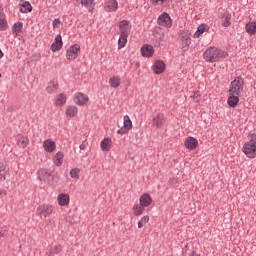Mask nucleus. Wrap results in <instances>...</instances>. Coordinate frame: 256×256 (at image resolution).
<instances>
[{
  "mask_svg": "<svg viewBox=\"0 0 256 256\" xmlns=\"http://www.w3.org/2000/svg\"><path fill=\"white\" fill-rule=\"evenodd\" d=\"M229 55L226 51L221 50L217 47H209L204 52V59L208 63H217L221 59H225Z\"/></svg>",
  "mask_w": 256,
  "mask_h": 256,
  "instance_id": "1",
  "label": "nucleus"
},
{
  "mask_svg": "<svg viewBox=\"0 0 256 256\" xmlns=\"http://www.w3.org/2000/svg\"><path fill=\"white\" fill-rule=\"evenodd\" d=\"M244 85L245 81L241 78V76H238L231 82L228 93L233 95H241V93H243Z\"/></svg>",
  "mask_w": 256,
  "mask_h": 256,
  "instance_id": "2",
  "label": "nucleus"
},
{
  "mask_svg": "<svg viewBox=\"0 0 256 256\" xmlns=\"http://www.w3.org/2000/svg\"><path fill=\"white\" fill-rule=\"evenodd\" d=\"M81 51V46L79 44H74L70 46L66 51V59L68 61H75L79 57V52Z\"/></svg>",
  "mask_w": 256,
  "mask_h": 256,
  "instance_id": "3",
  "label": "nucleus"
},
{
  "mask_svg": "<svg viewBox=\"0 0 256 256\" xmlns=\"http://www.w3.org/2000/svg\"><path fill=\"white\" fill-rule=\"evenodd\" d=\"M243 153L249 159H255L256 157V145L251 142H246L242 147Z\"/></svg>",
  "mask_w": 256,
  "mask_h": 256,
  "instance_id": "4",
  "label": "nucleus"
},
{
  "mask_svg": "<svg viewBox=\"0 0 256 256\" xmlns=\"http://www.w3.org/2000/svg\"><path fill=\"white\" fill-rule=\"evenodd\" d=\"M158 25L161 27H172L173 26V20H171V16H169V13L163 12L157 20Z\"/></svg>",
  "mask_w": 256,
  "mask_h": 256,
  "instance_id": "5",
  "label": "nucleus"
},
{
  "mask_svg": "<svg viewBox=\"0 0 256 256\" xmlns=\"http://www.w3.org/2000/svg\"><path fill=\"white\" fill-rule=\"evenodd\" d=\"M133 129V122L131 121V118H129V115L124 116V125L122 128H120L117 133L118 135H125L129 133Z\"/></svg>",
  "mask_w": 256,
  "mask_h": 256,
  "instance_id": "6",
  "label": "nucleus"
},
{
  "mask_svg": "<svg viewBox=\"0 0 256 256\" xmlns=\"http://www.w3.org/2000/svg\"><path fill=\"white\" fill-rule=\"evenodd\" d=\"M119 9V2L117 0H106L104 3V11L106 13H115Z\"/></svg>",
  "mask_w": 256,
  "mask_h": 256,
  "instance_id": "7",
  "label": "nucleus"
},
{
  "mask_svg": "<svg viewBox=\"0 0 256 256\" xmlns=\"http://www.w3.org/2000/svg\"><path fill=\"white\" fill-rule=\"evenodd\" d=\"M88 102L89 96H87V94L78 92L74 95V103H76V105H80V107H82L83 105H87Z\"/></svg>",
  "mask_w": 256,
  "mask_h": 256,
  "instance_id": "8",
  "label": "nucleus"
},
{
  "mask_svg": "<svg viewBox=\"0 0 256 256\" xmlns=\"http://www.w3.org/2000/svg\"><path fill=\"white\" fill-rule=\"evenodd\" d=\"M37 213L41 217V219H43V217L45 219L46 217H49L51 213H53V207L49 205L40 206L37 208Z\"/></svg>",
  "mask_w": 256,
  "mask_h": 256,
  "instance_id": "9",
  "label": "nucleus"
},
{
  "mask_svg": "<svg viewBox=\"0 0 256 256\" xmlns=\"http://www.w3.org/2000/svg\"><path fill=\"white\" fill-rule=\"evenodd\" d=\"M119 29H120V35H123V36L131 35V25L129 24V21L122 20L119 23Z\"/></svg>",
  "mask_w": 256,
  "mask_h": 256,
  "instance_id": "10",
  "label": "nucleus"
},
{
  "mask_svg": "<svg viewBox=\"0 0 256 256\" xmlns=\"http://www.w3.org/2000/svg\"><path fill=\"white\" fill-rule=\"evenodd\" d=\"M184 145L186 149L193 151V149H197V147H199V141L195 137L189 136L185 139Z\"/></svg>",
  "mask_w": 256,
  "mask_h": 256,
  "instance_id": "11",
  "label": "nucleus"
},
{
  "mask_svg": "<svg viewBox=\"0 0 256 256\" xmlns=\"http://www.w3.org/2000/svg\"><path fill=\"white\" fill-rule=\"evenodd\" d=\"M37 177L39 181H45V182L53 181V175L45 169L39 170L37 172Z\"/></svg>",
  "mask_w": 256,
  "mask_h": 256,
  "instance_id": "12",
  "label": "nucleus"
},
{
  "mask_svg": "<svg viewBox=\"0 0 256 256\" xmlns=\"http://www.w3.org/2000/svg\"><path fill=\"white\" fill-rule=\"evenodd\" d=\"M63 47V38L61 37V34H58L55 38L54 43H52L50 49L53 53L57 51H61Z\"/></svg>",
  "mask_w": 256,
  "mask_h": 256,
  "instance_id": "13",
  "label": "nucleus"
},
{
  "mask_svg": "<svg viewBox=\"0 0 256 256\" xmlns=\"http://www.w3.org/2000/svg\"><path fill=\"white\" fill-rule=\"evenodd\" d=\"M7 29H9V25L7 24V17L5 16L3 6L0 5V31H7Z\"/></svg>",
  "mask_w": 256,
  "mask_h": 256,
  "instance_id": "14",
  "label": "nucleus"
},
{
  "mask_svg": "<svg viewBox=\"0 0 256 256\" xmlns=\"http://www.w3.org/2000/svg\"><path fill=\"white\" fill-rule=\"evenodd\" d=\"M57 201L60 207H67L71 201V198L69 197V194L61 193L58 195Z\"/></svg>",
  "mask_w": 256,
  "mask_h": 256,
  "instance_id": "15",
  "label": "nucleus"
},
{
  "mask_svg": "<svg viewBox=\"0 0 256 256\" xmlns=\"http://www.w3.org/2000/svg\"><path fill=\"white\" fill-rule=\"evenodd\" d=\"M154 53H155V50L153 49V46L149 44H146L141 48L142 57H153Z\"/></svg>",
  "mask_w": 256,
  "mask_h": 256,
  "instance_id": "16",
  "label": "nucleus"
},
{
  "mask_svg": "<svg viewBox=\"0 0 256 256\" xmlns=\"http://www.w3.org/2000/svg\"><path fill=\"white\" fill-rule=\"evenodd\" d=\"M152 69L156 75H161V73H163V71H165V62H163L161 60H157L154 63Z\"/></svg>",
  "mask_w": 256,
  "mask_h": 256,
  "instance_id": "17",
  "label": "nucleus"
},
{
  "mask_svg": "<svg viewBox=\"0 0 256 256\" xmlns=\"http://www.w3.org/2000/svg\"><path fill=\"white\" fill-rule=\"evenodd\" d=\"M16 141H17L18 147H21V149H25V147L29 145V138L21 134H18L16 136Z\"/></svg>",
  "mask_w": 256,
  "mask_h": 256,
  "instance_id": "18",
  "label": "nucleus"
},
{
  "mask_svg": "<svg viewBox=\"0 0 256 256\" xmlns=\"http://www.w3.org/2000/svg\"><path fill=\"white\" fill-rule=\"evenodd\" d=\"M227 103L229 107H232V109H235V107L239 105V95L229 93Z\"/></svg>",
  "mask_w": 256,
  "mask_h": 256,
  "instance_id": "19",
  "label": "nucleus"
},
{
  "mask_svg": "<svg viewBox=\"0 0 256 256\" xmlns=\"http://www.w3.org/2000/svg\"><path fill=\"white\" fill-rule=\"evenodd\" d=\"M153 125H155V127H157L158 129H161V127L165 125V116L163 114H157L153 118Z\"/></svg>",
  "mask_w": 256,
  "mask_h": 256,
  "instance_id": "20",
  "label": "nucleus"
},
{
  "mask_svg": "<svg viewBox=\"0 0 256 256\" xmlns=\"http://www.w3.org/2000/svg\"><path fill=\"white\" fill-rule=\"evenodd\" d=\"M139 201H140V205L144 208L149 207V205H151V203H153V199L151 198V195H149L147 193L143 194L140 197Z\"/></svg>",
  "mask_w": 256,
  "mask_h": 256,
  "instance_id": "21",
  "label": "nucleus"
},
{
  "mask_svg": "<svg viewBox=\"0 0 256 256\" xmlns=\"http://www.w3.org/2000/svg\"><path fill=\"white\" fill-rule=\"evenodd\" d=\"M44 150L47 151V153H53L55 149L57 148V144L53 140H45L43 144Z\"/></svg>",
  "mask_w": 256,
  "mask_h": 256,
  "instance_id": "22",
  "label": "nucleus"
},
{
  "mask_svg": "<svg viewBox=\"0 0 256 256\" xmlns=\"http://www.w3.org/2000/svg\"><path fill=\"white\" fill-rule=\"evenodd\" d=\"M209 31V25L201 24L198 26L197 31L194 33V39H199L203 33Z\"/></svg>",
  "mask_w": 256,
  "mask_h": 256,
  "instance_id": "23",
  "label": "nucleus"
},
{
  "mask_svg": "<svg viewBox=\"0 0 256 256\" xmlns=\"http://www.w3.org/2000/svg\"><path fill=\"white\" fill-rule=\"evenodd\" d=\"M9 173V168L4 162H0V181H5L7 179L6 175Z\"/></svg>",
  "mask_w": 256,
  "mask_h": 256,
  "instance_id": "24",
  "label": "nucleus"
},
{
  "mask_svg": "<svg viewBox=\"0 0 256 256\" xmlns=\"http://www.w3.org/2000/svg\"><path fill=\"white\" fill-rule=\"evenodd\" d=\"M245 31L248 33V35H255L256 33V22H248L245 26Z\"/></svg>",
  "mask_w": 256,
  "mask_h": 256,
  "instance_id": "25",
  "label": "nucleus"
},
{
  "mask_svg": "<svg viewBox=\"0 0 256 256\" xmlns=\"http://www.w3.org/2000/svg\"><path fill=\"white\" fill-rule=\"evenodd\" d=\"M21 31H23V23L17 22L12 26V33L16 37H18V35H21Z\"/></svg>",
  "mask_w": 256,
  "mask_h": 256,
  "instance_id": "26",
  "label": "nucleus"
},
{
  "mask_svg": "<svg viewBox=\"0 0 256 256\" xmlns=\"http://www.w3.org/2000/svg\"><path fill=\"white\" fill-rule=\"evenodd\" d=\"M81 5L91 12L95 9V0H81Z\"/></svg>",
  "mask_w": 256,
  "mask_h": 256,
  "instance_id": "27",
  "label": "nucleus"
},
{
  "mask_svg": "<svg viewBox=\"0 0 256 256\" xmlns=\"http://www.w3.org/2000/svg\"><path fill=\"white\" fill-rule=\"evenodd\" d=\"M109 84L113 89H117L121 85V78L119 76H113L109 79Z\"/></svg>",
  "mask_w": 256,
  "mask_h": 256,
  "instance_id": "28",
  "label": "nucleus"
},
{
  "mask_svg": "<svg viewBox=\"0 0 256 256\" xmlns=\"http://www.w3.org/2000/svg\"><path fill=\"white\" fill-rule=\"evenodd\" d=\"M132 211L136 217H139V215H143L145 207L142 206L141 204H135L132 208Z\"/></svg>",
  "mask_w": 256,
  "mask_h": 256,
  "instance_id": "29",
  "label": "nucleus"
},
{
  "mask_svg": "<svg viewBox=\"0 0 256 256\" xmlns=\"http://www.w3.org/2000/svg\"><path fill=\"white\" fill-rule=\"evenodd\" d=\"M102 151H111V140L109 138H104L101 141Z\"/></svg>",
  "mask_w": 256,
  "mask_h": 256,
  "instance_id": "30",
  "label": "nucleus"
},
{
  "mask_svg": "<svg viewBox=\"0 0 256 256\" xmlns=\"http://www.w3.org/2000/svg\"><path fill=\"white\" fill-rule=\"evenodd\" d=\"M63 152H58L55 156H54V164L56 167H61V165H63Z\"/></svg>",
  "mask_w": 256,
  "mask_h": 256,
  "instance_id": "31",
  "label": "nucleus"
},
{
  "mask_svg": "<svg viewBox=\"0 0 256 256\" xmlns=\"http://www.w3.org/2000/svg\"><path fill=\"white\" fill-rule=\"evenodd\" d=\"M79 110L76 106H68L66 109V115L67 117H75Z\"/></svg>",
  "mask_w": 256,
  "mask_h": 256,
  "instance_id": "32",
  "label": "nucleus"
},
{
  "mask_svg": "<svg viewBox=\"0 0 256 256\" xmlns=\"http://www.w3.org/2000/svg\"><path fill=\"white\" fill-rule=\"evenodd\" d=\"M33 7L31 6V3L29 2H23L20 5V11L21 13H30L32 11Z\"/></svg>",
  "mask_w": 256,
  "mask_h": 256,
  "instance_id": "33",
  "label": "nucleus"
},
{
  "mask_svg": "<svg viewBox=\"0 0 256 256\" xmlns=\"http://www.w3.org/2000/svg\"><path fill=\"white\" fill-rule=\"evenodd\" d=\"M127 37L129 36H123L122 34H120V37L118 39V49H123V47L127 45Z\"/></svg>",
  "mask_w": 256,
  "mask_h": 256,
  "instance_id": "34",
  "label": "nucleus"
},
{
  "mask_svg": "<svg viewBox=\"0 0 256 256\" xmlns=\"http://www.w3.org/2000/svg\"><path fill=\"white\" fill-rule=\"evenodd\" d=\"M231 25V14L225 12V18L222 21V27H229Z\"/></svg>",
  "mask_w": 256,
  "mask_h": 256,
  "instance_id": "35",
  "label": "nucleus"
},
{
  "mask_svg": "<svg viewBox=\"0 0 256 256\" xmlns=\"http://www.w3.org/2000/svg\"><path fill=\"white\" fill-rule=\"evenodd\" d=\"M57 82H50L46 88L47 93H55L57 91Z\"/></svg>",
  "mask_w": 256,
  "mask_h": 256,
  "instance_id": "36",
  "label": "nucleus"
},
{
  "mask_svg": "<svg viewBox=\"0 0 256 256\" xmlns=\"http://www.w3.org/2000/svg\"><path fill=\"white\" fill-rule=\"evenodd\" d=\"M149 223V216H144L138 221V229H143Z\"/></svg>",
  "mask_w": 256,
  "mask_h": 256,
  "instance_id": "37",
  "label": "nucleus"
},
{
  "mask_svg": "<svg viewBox=\"0 0 256 256\" xmlns=\"http://www.w3.org/2000/svg\"><path fill=\"white\" fill-rule=\"evenodd\" d=\"M65 103H67V97L64 94H60L56 100V105L61 107L62 105H65Z\"/></svg>",
  "mask_w": 256,
  "mask_h": 256,
  "instance_id": "38",
  "label": "nucleus"
},
{
  "mask_svg": "<svg viewBox=\"0 0 256 256\" xmlns=\"http://www.w3.org/2000/svg\"><path fill=\"white\" fill-rule=\"evenodd\" d=\"M61 251H63V248L61 246H54L52 248V250L50 251L49 256L59 255V253H61Z\"/></svg>",
  "mask_w": 256,
  "mask_h": 256,
  "instance_id": "39",
  "label": "nucleus"
},
{
  "mask_svg": "<svg viewBox=\"0 0 256 256\" xmlns=\"http://www.w3.org/2000/svg\"><path fill=\"white\" fill-rule=\"evenodd\" d=\"M70 177H72V179H79V169L74 168L70 170Z\"/></svg>",
  "mask_w": 256,
  "mask_h": 256,
  "instance_id": "40",
  "label": "nucleus"
},
{
  "mask_svg": "<svg viewBox=\"0 0 256 256\" xmlns=\"http://www.w3.org/2000/svg\"><path fill=\"white\" fill-rule=\"evenodd\" d=\"M182 45H183V48L189 47V45H191V38L183 36Z\"/></svg>",
  "mask_w": 256,
  "mask_h": 256,
  "instance_id": "41",
  "label": "nucleus"
},
{
  "mask_svg": "<svg viewBox=\"0 0 256 256\" xmlns=\"http://www.w3.org/2000/svg\"><path fill=\"white\" fill-rule=\"evenodd\" d=\"M168 0H150V3L157 7V5H163V3H167Z\"/></svg>",
  "mask_w": 256,
  "mask_h": 256,
  "instance_id": "42",
  "label": "nucleus"
},
{
  "mask_svg": "<svg viewBox=\"0 0 256 256\" xmlns=\"http://www.w3.org/2000/svg\"><path fill=\"white\" fill-rule=\"evenodd\" d=\"M248 143H252V145H256V133H252L249 135Z\"/></svg>",
  "mask_w": 256,
  "mask_h": 256,
  "instance_id": "43",
  "label": "nucleus"
},
{
  "mask_svg": "<svg viewBox=\"0 0 256 256\" xmlns=\"http://www.w3.org/2000/svg\"><path fill=\"white\" fill-rule=\"evenodd\" d=\"M52 25L54 29L59 28V25H61V20L59 18L54 19V21L52 22Z\"/></svg>",
  "mask_w": 256,
  "mask_h": 256,
  "instance_id": "44",
  "label": "nucleus"
},
{
  "mask_svg": "<svg viewBox=\"0 0 256 256\" xmlns=\"http://www.w3.org/2000/svg\"><path fill=\"white\" fill-rule=\"evenodd\" d=\"M225 13H227V11L221 12V13L219 14V18H220V19H225Z\"/></svg>",
  "mask_w": 256,
  "mask_h": 256,
  "instance_id": "45",
  "label": "nucleus"
},
{
  "mask_svg": "<svg viewBox=\"0 0 256 256\" xmlns=\"http://www.w3.org/2000/svg\"><path fill=\"white\" fill-rule=\"evenodd\" d=\"M87 146L85 145V144H81L80 145V151H85V148H86Z\"/></svg>",
  "mask_w": 256,
  "mask_h": 256,
  "instance_id": "46",
  "label": "nucleus"
},
{
  "mask_svg": "<svg viewBox=\"0 0 256 256\" xmlns=\"http://www.w3.org/2000/svg\"><path fill=\"white\" fill-rule=\"evenodd\" d=\"M5 237V231H0V239H3Z\"/></svg>",
  "mask_w": 256,
  "mask_h": 256,
  "instance_id": "47",
  "label": "nucleus"
},
{
  "mask_svg": "<svg viewBox=\"0 0 256 256\" xmlns=\"http://www.w3.org/2000/svg\"><path fill=\"white\" fill-rule=\"evenodd\" d=\"M190 256H201V254H199L197 252H192Z\"/></svg>",
  "mask_w": 256,
  "mask_h": 256,
  "instance_id": "48",
  "label": "nucleus"
},
{
  "mask_svg": "<svg viewBox=\"0 0 256 256\" xmlns=\"http://www.w3.org/2000/svg\"><path fill=\"white\" fill-rule=\"evenodd\" d=\"M193 99H194L195 101H199V97L196 96V95L193 96Z\"/></svg>",
  "mask_w": 256,
  "mask_h": 256,
  "instance_id": "49",
  "label": "nucleus"
},
{
  "mask_svg": "<svg viewBox=\"0 0 256 256\" xmlns=\"http://www.w3.org/2000/svg\"><path fill=\"white\" fill-rule=\"evenodd\" d=\"M3 58V51H1V49H0V59H2Z\"/></svg>",
  "mask_w": 256,
  "mask_h": 256,
  "instance_id": "50",
  "label": "nucleus"
},
{
  "mask_svg": "<svg viewBox=\"0 0 256 256\" xmlns=\"http://www.w3.org/2000/svg\"><path fill=\"white\" fill-rule=\"evenodd\" d=\"M0 195H5V192H0Z\"/></svg>",
  "mask_w": 256,
  "mask_h": 256,
  "instance_id": "51",
  "label": "nucleus"
},
{
  "mask_svg": "<svg viewBox=\"0 0 256 256\" xmlns=\"http://www.w3.org/2000/svg\"><path fill=\"white\" fill-rule=\"evenodd\" d=\"M1 77H2V75H1V73H0V79H1Z\"/></svg>",
  "mask_w": 256,
  "mask_h": 256,
  "instance_id": "52",
  "label": "nucleus"
}]
</instances>
